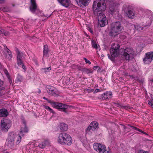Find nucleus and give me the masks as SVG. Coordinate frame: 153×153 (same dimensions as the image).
Wrapping results in <instances>:
<instances>
[{
	"label": "nucleus",
	"mask_w": 153,
	"mask_h": 153,
	"mask_svg": "<svg viewBox=\"0 0 153 153\" xmlns=\"http://www.w3.org/2000/svg\"><path fill=\"white\" fill-rule=\"evenodd\" d=\"M123 128L124 129H125L127 128L125 126H124Z\"/></svg>",
	"instance_id": "6e6d98bb"
},
{
	"label": "nucleus",
	"mask_w": 153,
	"mask_h": 153,
	"mask_svg": "<svg viewBox=\"0 0 153 153\" xmlns=\"http://www.w3.org/2000/svg\"><path fill=\"white\" fill-rule=\"evenodd\" d=\"M81 71L87 74L91 73L93 72L92 70H90L86 68H81Z\"/></svg>",
	"instance_id": "a878e982"
},
{
	"label": "nucleus",
	"mask_w": 153,
	"mask_h": 153,
	"mask_svg": "<svg viewBox=\"0 0 153 153\" xmlns=\"http://www.w3.org/2000/svg\"><path fill=\"white\" fill-rule=\"evenodd\" d=\"M49 144V142L48 140H46L39 143V146L40 148L43 149L44 148L46 145H48Z\"/></svg>",
	"instance_id": "4be33fe9"
},
{
	"label": "nucleus",
	"mask_w": 153,
	"mask_h": 153,
	"mask_svg": "<svg viewBox=\"0 0 153 153\" xmlns=\"http://www.w3.org/2000/svg\"><path fill=\"white\" fill-rule=\"evenodd\" d=\"M52 106L59 110L64 112L65 113L68 114V113L66 111L69 106L64 104L59 103L58 102H54L52 103Z\"/></svg>",
	"instance_id": "0eeeda50"
},
{
	"label": "nucleus",
	"mask_w": 153,
	"mask_h": 153,
	"mask_svg": "<svg viewBox=\"0 0 153 153\" xmlns=\"http://www.w3.org/2000/svg\"><path fill=\"white\" fill-rule=\"evenodd\" d=\"M17 63L19 66L21 65L24 64L22 59H17Z\"/></svg>",
	"instance_id": "72a5a7b5"
},
{
	"label": "nucleus",
	"mask_w": 153,
	"mask_h": 153,
	"mask_svg": "<svg viewBox=\"0 0 153 153\" xmlns=\"http://www.w3.org/2000/svg\"><path fill=\"white\" fill-rule=\"evenodd\" d=\"M98 68V66H95L93 68H94V70H95L97 68Z\"/></svg>",
	"instance_id": "864d4df0"
},
{
	"label": "nucleus",
	"mask_w": 153,
	"mask_h": 153,
	"mask_svg": "<svg viewBox=\"0 0 153 153\" xmlns=\"http://www.w3.org/2000/svg\"><path fill=\"white\" fill-rule=\"evenodd\" d=\"M87 91L88 92L90 93L91 92H93L94 91V90L93 89H87Z\"/></svg>",
	"instance_id": "c03bdc74"
},
{
	"label": "nucleus",
	"mask_w": 153,
	"mask_h": 153,
	"mask_svg": "<svg viewBox=\"0 0 153 153\" xmlns=\"http://www.w3.org/2000/svg\"><path fill=\"white\" fill-rule=\"evenodd\" d=\"M72 67L73 69H78L79 71H81L82 68L80 66L75 65H73Z\"/></svg>",
	"instance_id": "7c9ffc66"
},
{
	"label": "nucleus",
	"mask_w": 153,
	"mask_h": 153,
	"mask_svg": "<svg viewBox=\"0 0 153 153\" xmlns=\"http://www.w3.org/2000/svg\"><path fill=\"white\" fill-rule=\"evenodd\" d=\"M16 51L17 55V59H22L23 54V53L19 51L18 48H16Z\"/></svg>",
	"instance_id": "412c9836"
},
{
	"label": "nucleus",
	"mask_w": 153,
	"mask_h": 153,
	"mask_svg": "<svg viewBox=\"0 0 153 153\" xmlns=\"http://www.w3.org/2000/svg\"><path fill=\"white\" fill-rule=\"evenodd\" d=\"M123 29V27L120 22H114L111 25L110 31L108 34L111 37L114 36L121 32Z\"/></svg>",
	"instance_id": "20e7f679"
},
{
	"label": "nucleus",
	"mask_w": 153,
	"mask_h": 153,
	"mask_svg": "<svg viewBox=\"0 0 153 153\" xmlns=\"http://www.w3.org/2000/svg\"><path fill=\"white\" fill-rule=\"evenodd\" d=\"M148 103L149 105L151 106L152 108H153V104L149 101H148Z\"/></svg>",
	"instance_id": "de8ad7c7"
},
{
	"label": "nucleus",
	"mask_w": 153,
	"mask_h": 153,
	"mask_svg": "<svg viewBox=\"0 0 153 153\" xmlns=\"http://www.w3.org/2000/svg\"><path fill=\"white\" fill-rule=\"evenodd\" d=\"M92 45L93 48H94L97 50H99V51L100 50V47L99 46V45L98 46L97 45V44L95 42L92 41Z\"/></svg>",
	"instance_id": "cd10ccee"
},
{
	"label": "nucleus",
	"mask_w": 153,
	"mask_h": 153,
	"mask_svg": "<svg viewBox=\"0 0 153 153\" xmlns=\"http://www.w3.org/2000/svg\"><path fill=\"white\" fill-rule=\"evenodd\" d=\"M58 143L62 145H71L72 142L71 137L68 134L65 132L60 133L57 138Z\"/></svg>",
	"instance_id": "7ed1b4c3"
},
{
	"label": "nucleus",
	"mask_w": 153,
	"mask_h": 153,
	"mask_svg": "<svg viewBox=\"0 0 153 153\" xmlns=\"http://www.w3.org/2000/svg\"><path fill=\"white\" fill-rule=\"evenodd\" d=\"M22 68L25 70V71H26V68L25 66L24 65V64H22Z\"/></svg>",
	"instance_id": "09e8293b"
},
{
	"label": "nucleus",
	"mask_w": 153,
	"mask_h": 153,
	"mask_svg": "<svg viewBox=\"0 0 153 153\" xmlns=\"http://www.w3.org/2000/svg\"><path fill=\"white\" fill-rule=\"evenodd\" d=\"M1 128L3 131L7 132L11 126V122L9 119H3L1 120Z\"/></svg>",
	"instance_id": "6e6552de"
},
{
	"label": "nucleus",
	"mask_w": 153,
	"mask_h": 153,
	"mask_svg": "<svg viewBox=\"0 0 153 153\" xmlns=\"http://www.w3.org/2000/svg\"><path fill=\"white\" fill-rule=\"evenodd\" d=\"M138 153H149L148 151H144L143 150H140L138 152Z\"/></svg>",
	"instance_id": "58836bf2"
},
{
	"label": "nucleus",
	"mask_w": 153,
	"mask_h": 153,
	"mask_svg": "<svg viewBox=\"0 0 153 153\" xmlns=\"http://www.w3.org/2000/svg\"><path fill=\"white\" fill-rule=\"evenodd\" d=\"M43 49V56H47L48 52H49L48 46L46 45H45L44 46Z\"/></svg>",
	"instance_id": "5701e85b"
},
{
	"label": "nucleus",
	"mask_w": 153,
	"mask_h": 153,
	"mask_svg": "<svg viewBox=\"0 0 153 153\" xmlns=\"http://www.w3.org/2000/svg\"><path fill=\"white\" fill-rule=\"evenodd\" d=\"M128 125L129 126L131 127L132 128V129H133L134 130H136L139 132H141L142 133L144 134L147 135H148V134H146V132H144L143 131H142V130H141L140 129H139V128H137L136 127L134 126H130L129 124H128Z\"/></svg>",
	"instance_id": "bb28decb"
},
{
	"label": "nucleus",
	"mask_w": 153,
	"mask_h": 153,
	"mask_svg": "<svg viewBox=\"0 0 153 153\" xmlns=\"http://www.w3.org/2000/svg\"><path fill=\"white\" fill-rule=\"evenodd\" d=\"M43 99L45 100H46L48 101V103H50V104L52 106V103H53V102H54L53 101H52L51 100H48V98H46V97H43Z\"/></svg>",
	"instance_id": "e433bc0d"
},
{
	"label": "nucleus",
	"mask_w": 153,
	"mask_h": 153,
	"mask_svg": "<svg viewBox=\"0 0 153 153\" xmlns=\"http://www.w3.org/2000/svg\"><path fill=\"white\" fill-rule=\"evenodd\" d=\"M46 89L49 95L51 96L56 97L59 96V91L53 86L47 85L46 86Z\"/></svg>",
	"instance_id": "1a4fd4ad"
},
{
	"label": "nucleus",
	"mask_w": 153,
	"mask_h": 153,
	"mask_svg": "<svg viewBox=\"0 0 153 153\" xmlns=\"http://www.w3.org/2000/svg\"><path fill=\"white\" fill-rule=\"evenodd\" d=\"M2 34L5 36H8L9 35V33L7 31L4 30L3 29L0 28V35Z\"/></svg>",
	"instance_id": "393cba45"
},
{
	"label": "nucleus",
	"mask_w": 153,
	"mask_h": 153,
	"mask_svg": "<svg viewBox=\"0 0 153 153\" xmlns=\"http://www.w3.org/2000/svg\"><path fill=\"white\" fill-rule=\"evenodd\" d=\"M106 93L108 96V99L111 98L112 95V93L110 92H107Z\"/></svg>",
	"instance_id": "a19ab883"
},
{
	"label": "nucleus",
	"mask_w": 153,
	"mask_h": 153,
	"mask_svg": "<svg viewBox=\"0 0 153 153\" xmlns=\"http://www.w3.org/2000/svg\"><path fill=\"white\" fill-rule=\"evenodd\" d=\"M17 79L18 81L19 82H21L22 79V76L19 74H18L17 77Z\"/></svg>",
	"instance_id": "4c0bfd02"
},
{
	"label": "nucleus",
	"mask_w": 153,
	"mask_h": 153,
	"mask_svg": "<svg viewBox=\"0 0 153 153\" xmlns=\"http://www.w3.org/2000/svg\"><path fill=\"white\" fill-rule=\"evenodd\" d=\"M98 125V123L96 121L92 122L90 124L89 126L87 128L86 132L88 133L89 132H91L94 131L97 127Z\"/></svg>",
	"instance_id": "9b49d317"
},
{
	"label": "nucleus",
	"mask_w": 153,
	"mask_h": 153,
	"mask_svg": "<svg viewBox=\"0 0 153 153\" xmlns=\"http://www.w3.org/2000/svg\"><path fill=\"white\" fill-rule=\"evenodd\" d=\"M59 128L62 131H66L68 129L67 125L64 123H61L59 126Z\"/></svg>",
	"instance_id": "6ab92c4d"
},
{
	"label": "nucleus",
	"mask_w": 153,
	"mask_h": 153,
	"mask_svg": "<svg viewBox=\"0 0 153 153\" xmlns=\"http://www.w3.org/2000/svg\"><path fill=\"white\" fill-rule=\"evenodd\" d=\"M22 122L23 124V127L22 126L21 128V131L19 132V135H22V136H24V133H27L28 132V129L26 125V122L24 119H22Z\"/></svg>",
	"instance_id": "f8f14e48"
},
{
	"label": "nucleus",
	"mask_w": 153,
	"mask_h": 153,
	"mask_svg": "<svg viewBox=\"0 0 153 153\" xmlns=\"http://www.w3.org/2000/svg\"><path fill=\"white\" fill-rule=\"evenodd\" d=\"M114 105L116 107H119L121 108L127 109V108H129V109H130V107H128L122 105L121 104L119 103H114Z\"/></svg>",
	"instance_id": "b1692460"
},
{
	"label": "nucleus",
	"mask_w": 153,
	"mask_h": 153,
	"mask_svg": "<svg viewBox=\"0 0 153 153\" xmlns=\"http://www.w3.org/2000/svg\"><path fill=\"white\" fill-rule=\"evenodd\" d=\"M101 56H102V58H103V57L104 56V55H103V54H102L101 55Z\"/></svg>",
	"instance_id": "13d9d810"
},
{
	"label": "nucleus",
	"mask_w": 153,
	"mask_h": 153,
	"mask_svg": "<svg viewBox=\"0 0 153 153\" xmlns=\"http://www.w3.org/2000/svg\"><path fill=\"white\" fill-rule=\"evenodd\" d=\"M101 97L102 100H106L108 99V97L106 92L102 94Z\"/></svg>",
	"instance_id": "473e14b6"
},
{
	"label": "nucleus",
	"mask_w": 153,
	"mask_h": 153,
	"mask_svg": "<svg viewBox=\"0 0 153 153\" xmlns=\"http://www.w3.org/2000/svg\"><path fill=\"white\" fill-rule=\"evenodd\" d=\"M83 59H84L85 62L86 63H88L90 65L91 64V62L90 61L88 60L85 57L83 58Z\"/></svg>",
	"instance_id": "ea45409f"
},
{
	"label": "nucleus",
	"mask_w": 153,
	"mask_h": 153,
	"mask_svg": "<svg viewBox=\"0 0 153 153\" xmlns=\"http://www.w3.org/2000/svg\"><path fill=\"white\" fill-rule=\"evenodd\" d=\"M123 10H124V13L126 14V16L130 19H132L135 18V12L131 9L130 6H124Z\"/></svg>",
	"instance_id": "423d86ee"
},
{
	"label": "nucleus",
	"mask_w": 153,
	"mask_h": 153,
	"mask_svg": "<svg viewBox=\"0 0 153 153\" xmlns=\"http://www.w3.org/2000/svg\"><path fill=\"white\" fill-rule=\"evenodd\" d=\"M1 10L4 12H8L10 11V9L7 7H2L0 8Z\"/></svg>",
	"instance_id": "f704fd0d"
},
{
	"label": "nucleus",
	"mask_w": 153,
	"mask_h": 153,
	"mask_svg": "<svg viewBox=\"0 0 153 153\" xmlns=\"http://www.w3.org/2000/svg\"><path fill=\"white\" fill-rule=\"evenodd\" d=\"M14 141L7 139L6 142V145L9 148H12L14 144Z\"/></svg>",
	"instance_id": "f3484780"
},
{
	"label": "nucleus",
	"mask_w": 153,
	"mask_h": 153,
	"mask_svg": "<svg viewBox=\"0 0 153 153\" xmlns=\"http://www.w3.org/2000/svg\"><path fill=\"white\" fill-rule=\"evenodd\" d=\"M120 45L117 43H114L111 45L110 50L111 56L108 54V58L112 61L114 60V57L117 56L120 53L122 57L128 60L132 59L134 55L133 49L130 48H121L119 52Z\"/></svg>",
	"instance_id": "f257e3e1"
},
{
	"label": "nucleus",
	"mask_w": 153,
	"mask_h": 153,
	"mask_svg": "<svg viewBox=\"0 0 153 153\" xmlns=\"http://www.w3.org/2000/svg\"><path fill=\"white\" fill-rule=\"evenodd\" d=\"M109 9L111 12L112 13H113L114 11V7H111L110 6L109 7Z\"/></svg>",
	"instance_id": "79ce46f5"
},
{
	"label": "nucleus",
	"mask_w": 153,
	"mask_h": 153,
	"mask_svg": "<svg viewBox=\"0 0 153 153\" xmlns=\"http://www.w3.org/2000/svg\"><path fill=\"white\" fill-rule=\"evenodd\" d=\"M100 91V89H95V91L94 92V93H96L97 92H99Z\"/></svg>",
	"instance_id": "37998d69"
},
{
	"label": "nucleus",
	"mask_w": 153,
	"mask_h": 153,
	"mask_svg": "<svg viewBox=\"0 0 153 153\" xmlns=\"http://www.w3.org/2000/svg\"><path fill=\"white\" fill-rule=\"evenodd\" d=\"M132 26H133V27H134V28L135 29L136 28V26L135 25H133Z\"/></svg>",
	"instance_id": "4d7b16f0"
},
{
	"label": "nucleus",
	"mask_w": 153,
	"mask_h": 153,
	"mask_svg": "<svg viewBox=\"0 0 153 153\" xmlns=\"http://www.w3.org/2000/svg\"><path fill=\"white\" fill-rule=\"evenodd\" d=\"M99 24L101 27H104L107 21H104L102 20L98 21Z\"/></svg>",
	"instance_id": "c85d7f7f"
},
{
	"label": "nucleus",
	"mask_w": 153,
	"mask_h": 153,
	"mask_svg": "<svg viewBox=\"0 0 153 153\" xmlns=\"http://www.w3.org/2000/svg\"><path fill=\"white\" fill-rule=\"evenodd\" d=\"M137 29L138 30H142L143 29V27H138L137 26Z\"/></svg>",
	"instance_id": "8fccbe9b"
},
{
	"label": "nucleus",
	"mask_w": 153,
	"mask_h": 153,
	"mask_svg": "<svg viewBox=\"0 0 153 153\" xmlns=\"http://www.w3.org/2000/svg\"><path fill=\"white\" fill-rule=\"evenodd\" d=\"M104 0H95L93 2V9L94 15L98 16V21H107L105 15L102 13L106 8Z\"/></svg>",
	"instance_id": "f03ea898"
},
{
	"label": "nucleus",
	"mask_w": 153,
	"mask_h": 153,
	"mask_svg": "<svg viewBox=\"0 0 153 153\" xmlns=\"http://www.w3.org/2000/svg\"><path fill=\"white\" fill-rule=\"evenodd\" d=\"M8 114V112L6 109L2 108L0 109V116L1 117H6Z\"/></svg>",
	"instance_id": "a211bd4d"
},
{
	"label": "nucleus",
	"mask_w": 153,
	"mask_h": 153,
	"mask_svg": "<svg viewBox=\"0 0 153 153\" xmlns=\"http://www.w3.org/2000/svg\"><path fill=\"white\" fill-rule=\"evenodd\" d=\"M51 14L48 17H49L51 16Z\"/></svg>",
	"instance_id": "bf43d9fd"
},
{
	"label": "nucleus",
	"mask_w": 153,
	"mask_h": 153,
	"mask_svg": "<svg viewBox=\"0 0 153 153\" xmlns=\"http://www.w3.org/2000/svg\"><path fill=\"white\" fill-rule=\"evenodd\" d=\"M31 5L30 7V11L33 13H34L37 10V5L36 0H30Z\"/></svg>",
	"instance_id": "ddd939ff"
},
{
	"label": "nucleus",
	"mask_w": 153,
	"mask_h": 153,
	"mask_svg": "<svg viewBox=\"0 0 153 153\" xmlns=\"http://www.w3.org/2000/svg\"><path fill=\"white\" fill-rule=\"evenodd\" d=\"M16 136V134L14 132H12L9 133L7 139L15 142V139Z\"/></svg>",
	"instance_id": "aec40b11"
},
{
	"label": "nucleus",
	"mask_w": 153,
	"mask_h": 153,
	"mask_svg": "<svg viewBox=\"0 0 153 153\" xmlns=\"http://www.w3.org/2000/svg\"><path fill=\"white\" fill-rule=\"evenodd\" d=\"M19 135L18 138L16 142V144H18L20 142L21 139V136H22V135H19Z\"/></svg>",
	"instance_id": "c9c22d12"
},
{
	"label": "nucleus",
	"mask_w": 153,
	"mask_h": 153,
	"mask_svg": "<svg viewBox=\"0 0 153 153\" xmlns=\"http://www.w3.org/2000/svg\"><path fill=\"white\" fill-rule=\"evenodd\" d=\"M3 84V82L2 81L0 80V87H1Z\"/></svg>",
	"instance_id": "3c124183"
},
{
	"label": "nucleus",
	"mask_w": 153,
	"mask_h": 153,
	"mask_svg": "<svg viewBox=\"0 0 153 153\" xmlns=\"http://www.w3.org/2000/svg\"><path fill=\"white\" fill-rule=\"evenodd\" d=\"M88 30L91 33H93V30H92L91 29L90 27H88Z\"/></svg>",
	"instance_id": "a18cd8bd"
},
{
	"label": "nucleus",
	"mask_w": 153,
	"mask_h": 153,
	"mask_svg": "<svg viewBox=\"0 0 153 153\" xmlns=\"http://www.w3.org/2000/svg\"><path fill=\"white\" fill-rule=\"evenodd\" d=\"M3 46L4 47V51H5L7 50V49L8 50H9V49L7 47L6 45H3Z\"/></svg>",
	"instance_id": "49530a36"
},
{
	"label": "nucleus",
	"mask_w": 153,
	"mask_h": 153,
	"mask_svg": "<svg viewBox=\"0 0 153 153\" xmlns=\"http://www.w3.org/2000/svg\"><path fill=\"white\" fill-rule=\"evenodd\" d=\"M44 108H45V109L48 110L49 111L51 112L52 113H53V114H55L54 111L52 110V109L51 108L48 106L45 105V106H44Z\"/></svg>",
	"instance_id": "c756f323"
},
{
	"label": "nucleus",
	"mask_w": 153,
	"mask_h": 153,
	"mask_svg": "<svg viewBox=\"0 0 153 153\" xmlns=\"http://www.w3.org/2000/svg\"><path fill=\"white\" fill-rule=\"evenodd\" d=\"M78 5L81 7L87 6L90 2V0H76Z\"/></svg>",
	"instance_id": "4468645a"
},
{
	"label": "nucleus",
	"mask_w": 153,
	"mask_h": 153,
	"mask_svg": "<svg viewBox=\"0 0 153 153\" xmlns=\"http://www.w3.org/2000/svg\"><path fill=\"white\" fill-rule=\"evenodd\" d=\"M145 56V57L143 59V61L145 64H149L153 60V52L146 53Z\"/></svg>",
	"instance_id": "9d476101"
},
{
	"label": "nucleus",
	"mask_w": 153,
	"mask_h": 153,
	"mask_svg": "<svg viewBox=\"0 0 153 153\" xmlns=\"http://www.w3.org/2000/svg\"><path fill=\"white\" fill-rule=\"evenodd\" d=\"M7 49V50L4 51V54L6 58L9 59V60L11 61L13 57L12 53L9 50Z\"/></svg>",
	"instance_id": "dca6fc26"
},
{
	"label": "nucleus",
	"mask_w": 153,
	"mask_h": 153,
	"mask_svg": "<svg viewBox=\"0 0 153 153\" xmlns=\"http://www.w3.org/2000/svg\"><path fill=\"white\" fill-rule=\"evenodd\" d=\"M58 2L62 6L65 7H68L70 4V0H57Z\"/></svg>",
	"instance_id": "2eb2a0df"
},
{
	"label": "nucleus",
	"mask_w": 153,
	"mask_h": 153,
	"mask_svg": "<svg viewBox=\"0 0 153 153\" xmlns=\"http://www.w3.org/2000/svg\"><path fill=\"white\" fill-rule=\"evenodd\" d=\"M94 149L99 153H111L110 150L106 149L105 146L102 144L95 143L94 144Z\"/></svg>",
	"instance_id": "39448f33"
},
{
	"label": "nucleus",
	"mask_w": 153,
	"mask_h": 153,
	"mask_svg": "<svg viewBox=\"0 0 153 153\" xmlns=\"http://www.w3.org/2000/svg\"><path fill=\"white\" fill-rule=\"evenodd\" d=\"M38 91H37L36 92L37 93H38V94H40L41 93V90L40 89H38Z\"/></svg>",
	"instance_id": "603ef678"
},
{
	"label": "nucleus",
	"mask_w": 153,
	"mask_h": 153,
	"mask_svg": "<svg viewBox=\"0 0 153 153\" xmlns=\"http://www.w3.org/2000/svg\"><path fill=\"white\" fill-rule=\"evenodd\" d=\"M4 0H0V3H2L4 2Z\"/></svg>",
	"instance_id": "5fc2aeb1"
},
{
	"label": "nucleus",
	"mask_w": 153,
	"mask_h": 153,
	"mask_svg": "<svg viewBox=\"0 0 153 153\" xmlns=\"http://www.w3.org/2000/svg\"><path fill=\"white\" fill-rule=\"evenodd\" d=\"M51 69V67H49L48 68H44L42 69V71L45 73L49 72L50 70Z\"/></svg>",
	"instance_id": "2f4dec72"
}]
</instances>
